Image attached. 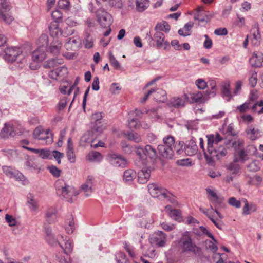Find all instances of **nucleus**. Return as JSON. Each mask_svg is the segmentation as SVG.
<instances>
[{
    "label": "nucleus",
    "mask_w": 263,
    "mask_h": 263,
    "mask_svg": "<svg viewBox=\"0 0 263 263\" xmlns=\"http://www.w3.org/2000/svg\"><path fill=\"white\" fill-rule=\"evenodd\" d=\"M208 138L207 150L204 147V141L200 138L199 145L203 151L205 158L209 164L213 163L215 160H219L226 156L227 149L221 145L222 137L219 134H211L206 136Z\"/></svg>",
    "instance_id": "f257e3e1"
},
{
    "label": "nucleus",
    "mask_w": 263,
    "mask_h": 263,
    "mask_svg": "<svg viewBox=\"0 0 263 263\" xmlns=\"http://www.w3.org/2000/svg\"><path fill=\"white\" fill-rule=\"evenodd\" d=\"M175 138L174 137L168 135L163 139V144L158 146V151L160 155L166 159H172L174 156V145Z\"/></svg>",
    "instance_id": "f03ea898"
},
{
    "label": "nucleus",
    "mask_w": 263,
    "mask_h": 263,
    "mask_svg": "<svg viewBox=\"0 0 263 263\" xmlns=\"http://www.w3.org/2000/svg\"><path fill=\"white\" fill-rule=\"evenodd\" d=\"M179 246L182 252H187L195 255L199 254L201 249L195 242L188 234H184L179 241Z\"/></svg>",
    "instance_id": "7ed1b4c3"
},
{
    "label": "nucleus",
    "mask_w": 263,
    "mask_h": 263,
    "mask_svg": "<svg viewBox=\"0 0 263 263\" xmlns=\"http://www.w3.org/2000/svg\"><path fill=\"white\" fill-rule=\"evenodd\" d=\"M147 187L149 193L154 198H158L161 200H166L171 202L174 199L173 195L168 191L158 184L152 183L148 184Z\"/></svg>",
    "instance_id": "20e7f679"
},
{
    "label": "nucleus",
    "mask_w": 263,
    "mask_h": 263,
    "mask_svg": "<svg viewBox=\"0 0 263 263\" xmlns=\"http://www.w3.org/2000/svg\"><path fill=\"white\" fill-rule=\"evenodd\" d=\"M5 58L9 62H18L24 63L26 62V54L22 51L21 48L16 47H8L5 51Z\"/></svg>",
    "instance_id": "39448f33"
},
{
    "label": "nucleus",
    "mask_w": 263,
    "mask_h": 263,
    "mask_svg": "<svg viewBox=\"0 0 263 263\" xmlns=\"http://www.w3.org/2000/svg\"><path fill=\"white\" fill-rule=\"evenodd\" d=\"M257 149L253 145H249L243 149H239L235 153V162H244L248 160L249 156L254 155L256 154Z\"/></svg>",
    "instance_id": "423d86ee"
},
{
    "label": "nucleus",
    "mask_w": 263,
    "mask_h": 263,
    "mask_svg": "<svg viewBox=\"0 0 263 263\" xmlns=\"http://www.w3.org/2000/svg\"><path fill=\"white\" fill-rule=\"evenodd\" d=\"M55 186L57 192H60L67 201L71 199L72 196H76L78 194L73 187L65 184L62 180L58 181Z\"/></svg>",
    "instance_id": "0eeeda50"
},
{
    "label": "nucleus",
    "mask_w": 263,
    "mask_h": 263,
    "mask_svg": "<svg viewBox=\"0 0 263 263\" xmlns=\"http://www.w3.org/2000/svg\"><path fill=\"white\" fill-rule=\"evenodd\" d=\"M263 101L261 100L257 103H253L250 102H245L242 104L237 106L236 108L235 111L240 115L246 114L249 110H251L253 112L257 111V107L258 106H262Z\"/></svg>",
    "instance_id": "6e6552de"
},
{
    "label": "nucleus",
    "mask_w": 263,
    "mask_h": 263,
    "mask_svg": "<svg viewBox=\"0 0 263 263\" xmlns=\"http://www.w3.org/2000/svg\"><path fill=\"white\" fill-rule=\"evenodd\" d=\"M0 5L3 10H0V20L7 24H11L14 21V18L8 12L10 9L9 3L7 0H0Z\"/></svg>",
    "instance_id": "1a4fd4ad"
},
{
    "label": "nucleus",
    "mask_w": 263,
    "mask_h": 263,
    "mask_svg": "<svg viewBox=\"0 0 263 263\" xmlns=\"http://www.w3.org/2000/svg\"><path fill=\"white\" fill-rule=\"evenodd\" d=\"M97 21L104 28L109 27L111 23V16L103 9H99L96 11Z\"/></svg>",
    "instance_id": "9d476101"
},
{
    "label": "nucleus",
    "mask_w": 263,
    "mask_h": 263,
    "mask_svg": "<svg viewBox=\"0 0 263 263\" xmlns=\"http://www.w3.org/2000/svg\"><path fill=\"white\" fill-rule=\"evenodd\" d=\"M166 241V235L162 231H158L149 238L150 243L158 247H164Z\"/></svg>",
    "instance_id": "9b49d317"
},
{
    "label": "nucleus",
    "mask_w": 263,
    "mask_h": 263,
    "mask_svg": "<svg viewBox=\"0 0 263 263\" xmlns=\"http://www.w3.org/2000/svg\"><path fill=\"white\" fill-rule=\"evenodd\" d=\"M110 163L115 167H125L127 164V160L120 155L115 154H110L108 156Z\"/></svg>",
    "instance_id": "f8f14e48"
},
{
    "label": "nucleus",
    "mask_w": 263,
    "mask_h": 263,
    "mask_svg": "<svg viewBox=\"0 0 263 263\" xmlns=\"http://www.w3.org/2000/svg\"><path fill=\"white\" fill-rule=\"evenodd\" d=\"M81 41L80 37L74 36L66 40L65 43V47L67 50H77L81 45Z\"/></svg>",
    "instance_id": "ddd939ff"
},
{
    "label": "nucleus",
    "mask_w": 263,
    "mask_h": 263,
    "mask_svg": "<svg viewBox=\"0 0 263 263\" xmlns=\"http://www.w3.org/2000/svg\"><path fill=\"white\" fill-rule=\"evenodd\" d=\"M68 73L67 68L65 66H61L49 71V77L53 80L65 76Z\"/></svg>",
    "instance_id": "4468645a"
},
{
    "label": "nucleus",
    "mask_w": 263,
    "mask_h": 263,
    "mask_svg": "<svg viewBox=\"0 0 263 263\" xmlns=\"http://www.w3.org/2000/svg\"><path fill=\"white\" fill-rule=\"evenodd\" d=\"M46 47H38L32 53V58L35 62H42L46 57Z\"/></svg>",
    "instance_id": "2eb2a0df"
},
{
    "label": "nucleus",
    "mask_w": 263,
    "mask_h": 263,
    "mask_svg": "<svg viewBox=\"0 0 263 263\" xmlns=\"http://www.w3.org/2000/svg\"><path fill=\"white\" fill-rule=\"evenodd\" d=\"M249 62L252 67H261L263 63V54L260 52H254L250 58Z\"/></svg>",
    "instance_id": "dca6fc26"
},
{
    "label": "nucleus",
    "mask_w": 263,
    "mask_h": 263,
    "mask_svg": "<svg viewBox=\"0 0 263 263\" xmlns=\"http://www.w3.org/2000/svg\"><path fill=\"white\" fill-rule=\"evenodd\" d=\"M66 155L68 161L71 163H74L76 162V158L74 151V146L71 138H69L68 139Z\"/></svg>",
    "instance_id": "f3484780"
},
{
    "label": "nucleus",
    "mask_w": 263,
    "mask_h": 263,
    "mask_svg": "<svg viewBox=\"0 0 263 263\" xmlns=\"http://www.w3.org/2000/svg\"><path fill=\"white\" fill-rule=\"evenodd\" d=\"M2 170L5 175L9 178H14L21 180L23 177L22 173L11 167L4 166L2 167Z\"/></svg>",
    "instance_id": "a211bd4d"
},
{
    "label": "nucleus",
    "mask_w": 263,
    "mask_h": 263,
    "mask_svg": "<svg viewBox=\"0 0 263 263\" xmlns=\"http://www.w3.org/2000/svg\"><path fill=\"white\" fill-rule=\"evenodd\" d=\"M151 170L145 167L138 173V181L139 183L144 184L147 182L150 178Z\"/></svg>",
    "instance_id": "6ab92c4d"
},
{
    "label": "nucleus",
    "mask_w": 263,
    "mask_h": 263,
    "mask_svg": "<svg viewBox=\"0 0 263 263\" xmlns=\"http://www.w3.org/2000/svg\"><path fill=\"white\" fill-rule=\"evenodd\" d=\"M251 43L254 46H258L260 43L261 35L257 27H253L251 30Z\"/></svg>",
    "instance_id": "aec40b11"
},
{
    "label": "nucleus",
    "mask_w": 263,
    "mask_h": 263,
    "mask_svg": "<svg viewBox=\"0 0 263 263\" xmlns=\"http://www.w3.org/2000/svg\"><path fill=\"white\" fill-rule=\"evenodd\" d=\"M50 35L52 37H58L62 34L61 29L59 27L58 22H51L48 27Z\"/></svg>",
    "instance_id": "412c9836"
},
{
    "label": "nucleus",
    "mask_w": 263,
    "mask_h": 263,
    "mask_svg": "<svg viewBox=\"0 0 263 263\" xmlns=\"http://www.w3.org/2000/svg\"><path fill=\"white\" fill-rule=\"evenodd\" d=\"M208 200L214 205L219 204L221 202L220 198L218 196L216 192L210 188L205 189Z\"/></svg>",
    "instance_id": "4be33fe9"
},
{
    "label": "nucleus",
    "mask_w": 263,
    "mask_h": 263,
    "mask_svg": "<svg viewBox=\"0 0 263 263\" xmlns=\"http://www.w3.org/2000/svg\"><path fill=\"white\" fill-rule=\"evenodd\" d=\"M152 96L156 101L159 102H164L167 100L166 92L162 89H153Z\"/></svg>",
    "instance_id": "5701e85b"
},
{
    "label": "nucleus",
    "mask_w": 263,
    "mask_h": 263,
    "mask_svg": "<svg viewBox=\"0 0 263 263\" xmlns=\"http://www.w3.org/2000/svg\"><path fill=\"white\" fill-rule=\"evenodd\" d=\"M194 18L198 20L200 22H207L208 16L206 11H205L202 7H199L196 10L194 14Z\"/></svg>",
    "instance_id": "b1692460"
},
{
    "label": "nucleus",
    "mask_w": 263,
    "mask_h": 263,
    "mask_svg": "<svg viewBox=\"0 0 263 263\" xmlns=\"http://www.w3.org/2000/svg\"><path fill=\"white\" fill-rule=\"evenodd\" d=\"M186 95L184 94L181 97H174L170 100V103L175 107L179 108L183 107L187 100Z\"/></svg>",
    "instance_id": "393cba45"
},
{
    "label": "nucleus",
    "mask_w": 263,
    "mask_h": 263,
    "mask_svg": "<svg viewBox=\"0 0 263 263\" xmlns=\"http://www.w3.org/2000/svg\"><path fill=\"white\" fill-rule=\"evenodd\" d=\"M246 132L248 137L251 140H255L261 136L260 130L252 126L249 127Z\"/></svg>",
    "instance_id": "a878e982"
},
{
    "label": "nucleus",
    "mask_w": 263,
    "mask_h": 263,
    "mask_svg": "<svg viewBox=\"0 0 263 263\" xmlns=\"http://www.w3.org/2000/svg\"><path fill=\"white\" fill-rule=\"evenodd\" d=\"M62 47L61 42L57 39L54 40L49 47V50L51 53L53 55H58L60 52Z\"/></svg>",
    "instance_id": "bb28decb"
},
{
    "label": "nucleus",
    "mask_w": 263,
    "mask_h": 263,
    "mask_svg": "<svg viewBox=\"0 0 263 263\" xmlns=\"http://www.w3.org/2000/svg\"><path fill=\"white\" fill-rule=\"evenodd\" d=\"M154 38L155 41L156 42L157 46L158 48L161 47L163 44L166 45H168V43L167 42L164 41L165 35L162 32L156 31V32L154 35Z\"/></svg>",
    "instance_id": "cd10ccee"
},
{
    "label": "nucleus",
    "mask_w": 263,
    "mask_h": 263,
    "mask_svg": "<svg viewBox=\"0 0 263 263\" xmlns=\"http://www.w3.org/2000/svg\"><path fill=\"white\" fill-rule=\"evenodd\" d=\"M237 162H235V159H234L232 162L229 163L227 166V170L233 175H238L241 173V167Z\"/></svg>",
    "instance_id": "c85d7f7f"
},
{
    "label": "nucleus",
    "mask_w": 263,
    "mask_h": 263,
    "mask_svg": "<svg viewBox=\"0 0 263 263\" xmlns=\"http://www.w3.org/2000/svg\"><path fill=\"white\" fill-rule=\"evenodd\" d=\"M65 230L68 234L73 233L74 229V222L72 215H69L65 221Z\"/></svg>",
    "instance_id": "c756f323"
},
{
    "label": "nucleus",
    "mask_w": 263,
    "mask_h": 263,
    "mask_svg": "<svg viewBox=\"0 0 263 263\" xmlns=\"http://www.w3.org/2000/svg\"><path fill=\"white\" fill-rule=\"evenodd\" d=\"M62 239H63V243L62 242L57 241V243L59 244L60 247L62 248L65 253H71L73 249V245L70 240H66L65 241L64 239V236H61Z\"/></svg>",
    "instance_id": "7c9ffc66"
},
{
    "label": "nucleus",
    "mask_w": 263,
    "mask_h": 263,
    "mask_svg": "<svg viewBox=\"0 0 263 263\" xmlns=\"http://www.w3.org/2000/svg\"><path fill=\"white\" fill-rule=\"evenodd\" d=\"M229 145H231L235 150V152L245 148V141L242 139H238L235 141H229Z\"/></svg>",
    "instance_id": "2f4dec72"
},
{
    "label": "nucleus",
    "mask_w": 263,
    "mask_h": 263,
    "mask_svg": "<svg viewBox=\"0 0 263 263\" xmlns=\"http://www.w3.org/2000/svg\"><path fill=\"white\" fill-rule=\"evenodd\" d=\"M165 210L170 217L177 220L180 218V211L178 209H173L170 205L165 206Z\"/></svg>",
    "instance_id": "473e14b6"
},
{
    "label": "nucleus",
    "mask_w": 263,
    "mask_h": 263,
    "mask_svg": "<svg viewBox=\"0 0 263 263\" xmlns=\"http://www.w3.org/2000/svg\"><path fill=\"white\" fill-rule=\"evenodd\" d=\"M57 210L54 208L51 207L47 209L45 217L46 220L49 223H51L54 221L56 217Z\"/></svg>",
    "instance_id": "72a5a7b5"
},
{
    "label": "nucleus",
    "mask_w": 263,
    "mask_h": 263,
    "mask_svg": "<svg viewBox=\"0 0 263 263\" xmlns=\"http://www.w3.org/2000/svg\"><path fill=\"white\" fill-rule=\"evenodd\" d=\"M1 135L3 138L8 137L9 136H13V127L10 124L5 123L4 127L1 132Z\"/></svg>",
    "instance_id": "f704fd0d"
},
{
    "label": "nucleus",
    "mask_w": 263,
    "mask_h": 263,
    "mask_svg": "<svg viewBox=\"0 0 263 263\" xmlns=\"http://www.w3.org/2000/svg\"><path fill=\"white\" fill-rule=\"evenodd\" d=\"M145 157H148L151 159H155L157 157V154L155 148L150 145L145 146Z\"/></svg>",
    "instance_id": "c9c22d12"
},
{
    "label": "nucleus",
    "mask_w": 263,
    "mask_h": 263,
    "mask_svg": "<svg viewBox=\"0 0 263 263\" xmlns=\"http://www.w3.org/2000/svg\"><path fill=\"white\" fill-rule=\"evenodd\" d=\"M213 260L215 263H226L227 255L225 253H214L213 255Z\"/></svg>",
    "instance_id": "e433bc0d"
},
{
    "label": "nucleus",
    "mask_w": 263,
    "mask_h": 263,
    "mask_svg": "<svg viewBox=\"0 0 263 263\" xmlns=\"http://www.w3.org/2000/svg\"><path fill=\"white\" fill-rule=\"evenodd\" d=\"M136 173L134 170L128 169L124 172L123 180L125 182H130L136 178Z\"/></svg>",
    "instance_id": "4c0bfd02"
},
{
    "label": "nucleus",
    "mask_w": 263,
    "mask_h": 263,
    "mask_svg": "<svg viewBox=\"0 0 263 263\" xmlns=\"http://www.w3.org/2000/svg\"><path fill=\"white\" fill-rule=\"evenodd\" d=\"M257 73L254 70H250L248 78L249 84L251 87H254L257 83Z\"/></svg>",
    "instance_id": "58836bf2"
},
{
    "label": "nucleus",
    "mask_w": 263,
    "mask_h": 263,
    "mask_svg": "<svg viewBox=\"0 0 263 263\" xmlns=\"http://www.w3.org/2000/svg\"><path fill=\"white\" fill-rule=\"evenodd\" d=\"M207 86L211 88V90L208 91V95L209 97H213L216 95L217 88L216 82L214 80H211L207 83Z\"/></svg>",
    "instance_id": "ea45409f"
},
{
    "label": "nucleus",
    "mask_w": 263,
    "mask_h": 263,
    "mask_svg": "<svg viewBox=\"0 0 263 263\" xmlns=\"http://www.w3.org/2000/svg\"><path fill=\"white\" fill-rule=\"evenodd\" d=\"M63 63V60L61 59L53 58L46 62L44 64L45 68L54 67L59 64Z\"/></svg>",
    "instance_id": "a19ab883"
},
{
    "label": "nucleus",
    "mask_w": 263,
    "mask_h": 263,
    "mask_svg": "<svg viewBox=\"0 0 263 263\" xmlns=\"http://www.w3.org/2000/svg\"><path fill=\"white\" fill-rule=\"evenodd\" d=\"M155 29L157 31H164L165 33L168 32L170 30V26L164 21L162 23H158L156 25Z\"/></svg>",
    "instance_id": "79ce46f5"
},
{
    "label": "nucleus",
    "mask_w": 263,
    "mask_h": 263,
    "mask_svg": "<svg viewBox=\"0 0 263 263\" xmlns=\"http://www.w3.org/2000/svg\"><path fill=\"white\" fill-rule=\"evenodd\" d=\"M87 159L91 161H99L102 159L101 154L97 152H91L87 156Z\"/></svg>",
    "instance_id": "37998d69"
},
{
    "label": "nucleus",
    "mask_w": 263,
    "mask_h": 263,
    "mask_svg": "<svg viewBox=\"0 0 263 263\" xmlns=\"http://www.w3.org/2000/svg\"><path fill=\"white\" fill-rule=\"evenodd\" d=\"M59 8L65 11H69L71 8V5L69 0H59L58 2Z\"/></svg>",
    "instance_id": "c03bdc74"
},
{
    "label": "nucleus",
    "mask_w": 263,
    "mask_h": 263,
    "mask_svg": "<svg viewBox=\"0 0 263 263\" xmlns=\"http://www.w3.org/2000/svg\"><path fill=\"white\" fill-rule=\"evenodd\" d=\"M260 163L257 160H254L250 162L247 166V168L249 171L251 172H257L259 170Z\"/></svg>",
    "instance_id": "a18cd8bd"
},
{
    "label": "nucleus",
    "mask_w": 263,
    "mask_h": 263,
    "mask_svg": "<svg viewBox=\"0 0 263 263\" xmlns=\"http://www.w3.org/2000/svg\"><path fill=\"white\" fill-rule=\"evenodd\" d=\"M116 258L118 263H130L123 252H118L116 255Z\"/></svg>",
    "instance_id": "49530a36"
},
{
    "label": "nucleus",
    "mask_w": 263,
    "mask_h": 263,
    "mask_svg": "<svg viewBox=\"0 0 263 263\" xmlns=\"http://www.w3.org/2000/svg\"><path fill=\"white\" fill-rule=\"evenodd\" d=\"M222 93L224 97H228L229 100L231 98L230 84L229 83H224L222 85Z\"/></svg>",
    "instance_id": "de8ad7c7"
},
{
    "label": "nucleus",
    "mask_w": 263,
    "mask_h": 263,
    "mask_svg": "<svg viewBox=\"0 0 263 263\" xmlns=\"http://www.w3.org/2000/svg\"><path fill=\"white\" fill-rule=\"evenodd\" d=\"M46 132H47V134L41 135L40 136L43 137V138H40L39 140H44L45 141L46 144H50L53 142L52 134L50 132L49 129H46Z\"/></svg>",
    "instance_id": "09e8293b"
},
{
    "label": "nucleus",
    "mask_w": 263,
    "mask_h": 263,
    "mask_svg": "<svg viewBox=\"0 0 263 263\" xmlns=\"http://www.w3.org/2000/svg\"><path fill=\"white\" fill-rule=\"evenodd\" d=\"M39 47H46L47 48V45L48 42V36L46 34H42L37 40Z\"/></svg>",
    "instance_id": "8fccbe9b"
},
{
    "label": "nucleus",
    "mask_w": 263,
    "mask_h": 263,
    "mask_svg": "<svg viewBox=\"0 0 263 263\" xmlns=\"http://www.w3.org/2000/svg\"><path fill=\"white\" fill-rule=\"evenodd\" d=\"M136 10L138 12H142L145 10L148 6V3L146 2L138 1L136 4Z\"/></svg>",
    "instance_id": "3c124183"
},
{
    "label": "nucleus",
    "mask_w": 263,
    "mask_h": 263,
    "mask_svg": "<svg viewBox=\"0 0 263 263\" xmlns=\"http://www.w3.org/2000/svg\"><path fill=\"white\" fill-rule=\"evenodd\" d=\"M47 134V132L45 129H43L41 127H36L33 132V137L35 139H40V138H43V137H41V135Z\"/></svg>",
    "instance_id": "603ef678"
},
{
    "label": "nucleus",
    "mask_w": 263,
    "mask_h": 263,
    "mask_svg": "<svg viewBox=\"0 0 263 263\" xmlns=\"http://www.w3.org/2000/svg\"><path fill=\"white\" fill-rule=\"evenodd\" d=\"M194 142H192V146H187L185 149V153L187 155L192 156L195 154L197 151V147Z\"/></svg>",
    "instance_id": "864d4df0"
},
{
    "label": "nucleus",
    "mask_w": 263,
    "mask_h": 263,
    "mask_svg": "<svg viewBox=\"0 0 263 263\" xmlns=\"http://www.w3.org/2000/svg\"><path fill=\"white\" fill-rule=\"evenodd\" d=\"M129 140L139 143L142 141L141 136L137 133H129L127 135Z\"/></svg>",
    "instance_id": "5fc2aeb1"
},
{
    "label": "nucleus",
    "mask_w": 263,
    "mask_h": 263,
    "mask_svg": "<svg viewBox=\"0 0 263 263\" xmlns=\"http://www.w3.org/2000/svg\"><path fill=\"white\" fill-rule=\"evenodd\" d=\"M262 181V178L259 176L255 175L253 177L250 178L248 182L250 185H258Z\"/></svg>",
    "instance_id": "6e6d98bb"
},
{
    "label": "nucleus",
    "mask_w": 263,
    "mask_h": 263,
    "mask_svg": "<svg viewBox=\"0 0 263 263\" xmlns=\"http://www.w3.org/2000/svg\"><path fill=\"white\" fill-rule=\"evenodd\" d=\"M47 169L54 177H59L61 175V171L55 166H49Z\"/></svg>",
    "instance_id": "4d7b16f0"
},
{
    "label": "nucleus",
    "mask_w": 263,
    "mask_h": 263,
    "mask_svg": "<svg viewBox=\"0 0 263 263\" xmlns=\"http://www.w3.org/2000/svg\"><path fill=\"white\" fill-rule=\"evenodd\" d=\"M83 43L85 48H90L93 46V39L89 34H88L83 41Z\"/></svg>",
    "instance_id": "13d9d810"
},
{
    "label": "nucleus",
    "mask_w": 263,
    "mask_h": 263,
    "mask_svg": "<svg viewBox=\"0 0 263 263\" xmlns=\"http://www.w3.org/2000/svg\"><path fill=\"white\" fill-rule=\"evenodd\" d=\"M210 219L218 229L220 230L222 229L224 224L222 220L216 218L214 215Z\"/></svg>",
    "instance_id": "bf43d9fd"
},
{
    "label": "nucleus",
    "mask_w": 263,
    "mask_h": 263,
    "mask_svg": "<svg viewBox=\"0 0 263 263\" xmlns=\"http://www.w3.org/2000/svg\"><path fill=\"white\" fill-rule=\"evenodd\" d=\"M192 100L195 102H202L203 101V95L201 92L198 91L193 93L192 96Z\"/></svg>",
    "instance_id": "052dcab7"
},
{
    "label": "nucleus",
    "mask_w": 263,
    "mask_h": 263,
    "mask_svg": "<svg viewBox=\"0 0 263 263\" xmlns=\"http://www.w3.org/2000/svg\"><path fill=\"white\" fill-rule=\"evenodd\" d=\"M109 61L111 65H112L115 69H119L120 67L119 62L116 59L115 57L110 54L109 55Z\"/></svg>",
    "instance_id": "680f3d73"
},
{
    "label": "nucleus",
    "mask_w": 263,
    "mask_h": 263,
    "mask_svg": "<svg viewBox=\"0 0 263 263\" xmlns=\"http://www.w3.org/2000/svg\"><path fill=\"white\" fill-rule=\"evenodd\" d=\"M135 152L140 158L144 159L145 157V148H143L141 146H136L135 147Z\"/></svg>",
    "instance_id": "e2e57ef3"
},
{
    "label": "nucleus",
    "mask_w": 263,
    "mask_h": 263,
    "mask_svg": "<svg viewBox=\"0 0 263 263\" xmlns=\"http://www.w3.org/2000/svg\"><path fill=\"white\" fill-rule=\"evenodd\" d=\"M27 203L31 211H35L39 208L37 202L33 199H29Z\"/></svg>",
    "instance_id": "0e129e2a"
},
{
    "label": "nucleus",
    "mask_w": 263,
    "mask_h": 263,
    "mask_svg": "<svg viewBox=\"0 0 263 263\" xmlns=\"http://www.w3.org/2000/svg\"><path fill=\"white\" fill-rule=\"evenodd\" d=\"M206 247L208 250L212 251L214 253H216L218 249V247L216 244L211 240L206 242Z\"/></svg>",
    "instance_id": "69168bd1"
},
{
    "label": "nucleus",
    "mask_w": 263,
    "mask_h": 263,
    "mask_svg": "<svg viewBox=\"0 0 263 263\" xmlns=\"http://www.w3.org/2000/svg\"><path fill=\"white\" fill-rule=\"evenodd\" d=\"M128 126L130 129H138L140 127V124L137 119H132L128 122Z\"/></svg>",
    "instance_id": "338daca9"
},
{
    "label": "nucleus",
    "mask_w": 263,
    "mask_h": 263,
    "mask_svg": "<svg viewBox=\"0 0 263 263\" xmlns=\"http://www.w3.org/2000/svg\"><path fill=\"white\" fill-rule=\"evenodd\" d=\"M52 155L57 161L58 163L60 164L61 162V158L64 157V153L54 150L52 152Z\"/></svg>",
    "instance_id": "774afa93"
}]
</instances>
